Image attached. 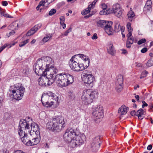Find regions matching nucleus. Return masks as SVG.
Masks as SVG:
<instances>
[{"mask_svg":"<svg viewBox=\"0 0 153 153\" xmlns=\"http://www.w3.org/2000/svg\"><path fill=\"white\" fill-rule=\"evenodd\" d=\"M142 103L143 104L142 105V106L143 108H144L145 106H148L147 104L144 101H143Z\"/></svg>","mask_w":153,"mask_h":153,"instance_id":"nucleus-57","label":"nucleus"},{"mask_svg":"<svg viewBox=\"0 0 153 153\" xmlns=\"http://www.w3.org/2000/svg\"><path fill=\"white\" fill-rule=\"evenodd\" d=\"M22 72L25 76L28 75L30 72L29 68L27 67H25L23 69Z\"/></svg>","mask_w":153,"mask_h":153,"instance_id":"nucleus-35","label":"nucleus"},{"mask_svg":"<svg viewBox=\"0 0 153 153\" xmlns=\"http://www.w3.org/2000/svg\"><path fill=\"white\" fill-rule=\"evenodd\" d=\"M85 140V136L80 134L77 135H75L73 139L70 143L71 147L74 148L77 146L80 145Z\"/></svg>","mask_w":153,"mask_h":153,"instance_id":"nucleus-10","label":"nucleus"},{"mask_svg":"<svg viewBox=\"0 0 153 153\" xmlns=\"http://www.w3.org/2000/svg\"><path fill=\"white\" fill-rule=\"evenodd\" d=\"M97 38V34L95 33L94 34L93 36L91 37V39H96Z\"/></svg>","mask_w":153,"mask_h":153,"instance_id":"nucleus-56","label":"nucleus"},{"mask_svg":"<svg viewBox=\"0 0 153 153\" xmlns=\"http://www.w3.org/2000/svg\"><path fill=\"white\" fill-rule=\"evenodd\" d=\"M128 109V107H126L124 105H122L119 109L118 113L120 114L121 115L126 114L127 112V110Z\"/></svg>","mask_w":153,"mask_h":153,"instance_id":"nucleus-26","label":"nucleus"},{"mask_svg":"<svg viewBox=\"0 0 153 153\" xmlns=\"http://www.w3.org/2000/svg\"><path fill=\"white\" fill-rule=\"evenodd\" d=\"M30 123L29 122H27L26 120L24 119H21L19 122V125L18 128V134L20 137H22L23 136V134H24V131L23 130H25L26 132L27 131L29 132L30 130Z\"/></svg>","mask_w":153,"mask_h":153,"instance_id":"nucleus-8","label":"nucleus"},{"mask_svg":"<svg viewBox=\"0 0 153 153\" xmlns=\"http://www.w3.org/2000/svg\"><path fill=\"white\" fill-rule=\"evenodd\" d=\"M146 41V40L145 39H142L138 42L137 44L139 45H141L143 43H145Z\"/></svg>","mask_w":153,"mask_h":153,"instance_id":"nucleus-46","label":"nucleus"},{"mask_svg":"<svg viewBox=\"0 0 153 153\" xmlns=\"http://www.w3.org/2000/svg\"><path fill=\"white\" fill-rule=\"evenodd\" d=\"M75 56H78L79 61H82V63H83L84 69L86 68L89 66L90 62L89 59L85 56L82 54H79L75 55Z\"/></svg>","mask_w":153,"mask_h":153,"instance_id":"nucleus-14","label":"nucleus"},{"mask_svg":"<svg viewBox=\"0 0 153 153\" xmlns=\"http://www.w3.org/2000/svg\"><path fill=\"white\" fill-rule=\"evenodd\" d=\"M127 28L128 31H132L133 29L131 26V24L129 22H128L127 25Z\"/></svg>","mask_w":153,"mask_h":153,"instance_id":"nucleus-44","label":"nucleus"},{"mask_svg":"<svg viewBox=\"0 0 153 153\" xmlns=\"http://www.w3.org/2000/svg\"><path fill=\"white\" fill-rule=\"evenodd\" d=\"M72 28L71 27H70L68 30L65 31L64 33V35L65 36H67L68 33H69L71 31Z\"/></svg>","mask_w":153,"mask_h":153,"instance_id":"nucleus-47","label":"nucleus"},{"mask_svg":"<svg viewBox=\"0 0 153 153\" xmlns=\"http://www.w3.org/2000/svg\"><path fill=\"white\" fill-rule=\"evenodd\" d=\"M92 114L93 117L95 120L102 118L104 116L102 106L100 105L96 106L93 110Z\"/></svg>","mask_w":153,"mask_h":153,"instance_id":"nucleus-11","label":"nucleus"},{"mask_svg":"<svg viewBox=\"0 0 153 153\" xmlns=\"http://www.w3.org/2000/svg\"><path fill=\"white\" fill-rule=\"evenodd\" d=\"M33 133L31 134L33 136H35L36 137H37V138H40L39 129L34 131H33Z\"/></svg>","mask_w":153,"mask_h":153,"instance_id":"nucleus-36","label":"nucleus"},{"mask_svg":"<svg viewBox=\"0 0 153 153\" xmlns=\"http://www.w3.org/2000/svg\"><path fill=\"white\" fill-rule=\"evenodd\" d=\"M144 111L142 108L140 109L137 111V116H138L139 119L142 120L143 118V117H142V116L144 114Z\"/></svg>","mask_w":153,"mask_h":153,"instance_id":"nucleus-30","label":"nucleus"},{"mask_svg":"<svg viewBox=\"0 0 153 153\" xmlns=\"http://www.w3.org/2000/svg\"><path fill=\"white\" fill-rule=\"evenodd\" d=\"M132 33V31H128V33L127 35V36L128 37V38H129V37H131V36Z\"/></svg>","mask_w":153,"mask_h":153,"instance_id":"nucleus-63","label":"nucleus"},{"mask_svg":"<svg viewBox=\"0 0 153 153\" xmlns=\"http://www.w3.org/2000/svg\"><path fill=\"white\" fill-rule=\"evenodd\" d=\"M98 96V93L96 91H92L90 89L84 90L81 97L82 102L85 105L91 104Z\"/></svg>","mask_w":153,"mask_h":153,"instance_id":"nucleus-3","label":"nucleus"},{"mask_svg":"<svg viewBox=\"0 0 153 153\" xmlns=\"http://www.w3.org/2000/svg\"><path fill=\"white\" fill-rule=\"evenodd\" d=\"M52 36V34H48L46 35V36L45 37L42 39V41L44 42H46L49 40L51 38Z\"/></svg>","mask_w":153,"mask_h":153,"instance_id":"nucleus-34","label":"nucleus"},{"mask_svg":"<svg viewBox=\"0 0 153 153\" xmlns=\"http://www.w3.org/2000/svg\"><path fill=\"white\" fill-rule=\"evenodd\" d=\"M49 96V97L52 98L51 99L49 98L50 107L52 105L55 106V107H57L59 103L58 97L53 93L50 94Z\"/></svg>","mask_w":153,"mask_h":153,"instance_id":"nucleus-15","label":"nucleus"},{"mask_svg":"<svg viewBox=\"0 0 153 153\" xmlns=\"http://www.w3.org/2000/svg\"><path fill=\"white\" fill-rule=\"evenodd\" d=\"M133 116H134L135 115L137 116V114H136V113L135 110H133L131 111L130 113Z\"/></svg>","mask_w":153,"mask_h":153,"instance_id":"nucleus-55","label":"nucleus"},{"mask_svg":"<svg viewBox=\"0 0 153 153\" xmlns=\"http://www.w3.org/2000/svg\"><path fill=\"white\" fill-rule=\"evenodd\" d=\"M148 74V72L146 71H143L141 74L140 77V78L142 79L143 78L146 77Z\"/></svg>","mask_w":153,"mask_h":153,"instance_id":"nucleus-40","label":"nucleus"},{"mask_svg":"<svg viewBox=\"0 0 153 153\" xmlns=\"http://www.w3.org/2000/svg\"><path fill=\"white\" fill-rule=\"evenodd\" d=\"M28 137L30 139V143H29L28 146H32L37 145L40 142V138L36 137L35 136H33L31 134H29Z\"/></svg>","mask_w":153,"mask_h":153,"instance_id":"nucleus-17","label":"nucleus"},{"mask_svg":"<svg viewBox=\"0 0 153 153\" xmlns=\"http://www.w3.org/2000/svg\"><path fill=\"white\" fill-rule=\"evenodd\" d=\"M14 153H25L21 150H17L15 151Z\"/></svg>","mask_w":153,"mask_h":153,"instance_id":"nucleus-60","label":"nucleus"},{"mask_svg":"<svg viewBox=\"0 0 153 153\" xmlns=\"http://www.w3.org/2000/svg\"><path fill=\"white\" fill-rule=\"evenodd\" d=\"M152 148V146L151 145H149L147 147V149L149 150H151Z\"/></svg>","mask_w":153,"mask_h":153,"instance_id":"nucleus-62","label":"nucleus"},{"mask_svg":"<svg viewBox=\"0 0 153 153\" xmlns=\"http://www.w3.org/2000/svg\"><path fill=\"white\" fill-rule=\"evenodd\" d=\"M79 61L78 56L75 55L72 56L70 60V66L71 69L75 71H79L84 70L83 63Z\"/></svg>","mask_w":153,"mask_h":153,"instance_id":"nucleus-6","label":"nucleus"},{"mask_svg":"<svg viewBox=\"0 0 153 153\" xmlns=\"http://www.w3.org/2000/svg\"><path fill=\"white\" fill-rule=\"evenodd\" d=\"M101 143V141L100 140V137L99 136L95 137L93 140V142L91 144V146L93 147H96L98 148Z\"/></svg>","mask_w":153,"mask_h":153,"instance_id":"nucleus-22","label":"nucleus"},{"mask_svg":"<svg viewBox=\"0 0 153 153\" xmlns=\"http://www.w3.org/2000/svg\"><path fill=\"white\" fill-rule=\"evenodd\" d=\"M18 24L17 22H13L11 25L9 26V29H12L13 32H10L9 33L10 35V36L13 34V33H14L15 32L14 31V30L17 29L18 28Z\"/></svg>","mask_w":153,"mask_h":153,"instance_id":"nucleus-24","label":"nucleus"},{"mask_svg":"<svg viewBox=\"0 0 153 153\" xmlns=\"http://www.w3.org/2000/svg\"><path fill=\"white\" fill-rule=\"evenodd\" d=\"M133 43V40L132 42L130 41L129 40H127L126 41V47L128 48H130L131 47V45Z\"/></svg>","mask_w":153,"mask_h":153,"instance_id":"nucleus-42","label":"nucleus"},{"mask_svg":"<svg viewBox=\"0 0 153 153\" xmlns=\"http://www.w3.org/2000/svg\"><path fill=\"white\" fill-rule=\"evenodd\" d=\"M30 134L32 133L33 131L39 129L38 125L35 123H30Z\"/></svg>","mask_w":153,"mask_h":153,"instance_id":"nucleus-27","label":"nucleus"},{"mask_svg":"<svg viewBox=\"0 0 153 153\" xmlns=\"http://www.w3.org/2000/svg\"><path fill=\"white\" fill-rule=\"evenodd\" d=\"M53 80L54 82H55L58 86L63 87L72 84L74 81V78L69 74L62 73L56 75Z\"/></svg>","mask_w":153,"mask_h":153,"instance_id":"nucleus-1","label":"nucleus"},{"mask_svg":"<svg viewBox=\"0 0 153 153\" xmlns=\"http://www.w3.org/2000/svg\"><path fill=\"white\" fill-rule=\"evenodd\" d=\"M43 62L41 59H38L34 66L33 69L36 74L38 76H40L42 74V70L45 69Z\"/></svg>","mask_w":153,"mask_h":153,"instance_id":"nucleus-12","label":"nucleus"},{"mask_svg":"<svg viewBox=\"0 0 153 153\" xmlns=\"http://www.w3.org/2000/svg\"><path fill=\"white\" fill-rule=\"evenodd\" d=\"M152 4L151 1H147L145 6L144 9H147L148 10H150L151 9Z\"/></svg>","mask_w":153,"mask_h":153,"instance_id":"nucleus-32","label":"nucleus"},{"mask_svg":"<svg viewBox=\"0 0 153 153\" xmlns=\"http://www.w3.org/2000/svg\"><path fill=\"white\" fill-rule=\"evenodd\" d=\"M68 95L69 98L71 100H74L75 98L74 94L73 92L71 91L69 92Z\"/></svg>","mask_w":153,"mask_h":153,"instance_id":"nucleus-39","label":"nucleus"},{"mask_svg":"<svg viewBox=\"0 0 153 153\" xmlns=\"http://www.w3.org/2000/svg\"><path fill=\"white\" fill-rule=\"evenodd\" d=\"M116 84L123 85V76L119 75L117 76Z\"/></svg>","mask_w":153,"mask_h":153,"instance_id":"nucleus-29","label":"nucleus"},{"mask_svg":"<svg viewBox=\"0 0 153 153\" xmlns=\"http://www.w3.org/2000/svg\"><path fill=\"white\" fill-rule=\"evenodd\" d=\"M148 50V49L146 48H143L141 50V53H145Z\"/></svg>","mask_w":153,"mask_h":153,"instance_id":"nucleus-54","label":"nucleus"},{"mask_svg":"<svg viewBox=\"0 0 153 153\" xmlns=\"http://www.w3.org/2000/svg\"><path fill=\"white\" fill-rule=\"evenodd\" d=\"M29 39H27L23 42H22L24 43L23 44H24V45H26L27 43L29 42Z\"/></svg>","mask_w":153,"mask_h":153,"instance_id":"nucleus-64","label":"nucleus"},{"mask_svg":"<svg viewBox=\"0 0 153 153\" xmlns=\"http://www.w3.org/2000/svg\"><path fill=\"white\" fill-rule=\"evenodd\" d=\"M113 10H111L110 9H108L106 10V11L104 10V11H101L100 12V14L101 15H108L109 13H113Z\"/></svg>","mask_w":153,"mask_h":153,"instance_id":"nucleus-33","label":"nucleus"},{"mask_svg":"<svg viewBox=\"0 0 153 153\" xmlns=\"http://www.w3.org/2000/svg\"><path fill=\"white\" fill-rule=\"evenodd\" d=\"M0 153H8L7 149L5 148L0 150Z\"/></svg>","mask_w":153,"mask_h":153,"instance_id":"nucleus-48","label":"nucleus"},{"mask_svg":"<svg viewBox=\"0 0 153 153\" xmlns=\"http://www.w3.org/2000/svg\"><path fill=\"white\" fill-rule=\"evenodd\" d=\"M39 85L42 86H45L46 85H50L51 84L48 83L49 80L45 76H42L38 80Z\"/></svg>","mask_w":153,"mask_h":153,"instance_id":"nucleus-20","label":"nucleus"},{"mask_svg":"<svg viewBox=\"0 0 153 153\" xmlns=\"http://www.w3.org/2000/svg\"><path fill=\"white\" fill-rule=\"evenodd\" d=\"M107 50L108 53L113 55L115 53V50L112 44V42H110L108 43Z\"/></svg>","mask_w":153,"mask_h":153,"instance_id":"nucleus-23","label":"nucleus"},{"mask_svg":"<svg viewBox=\"0 0 153 153\" xmlns=\"http://www.w3.org/2000/svg\"><path fill=\"white\" fill-rule=\"evenodd\" d=\"M112 9L113 13L117 17L120 18L121 16L122 11L120 4L117 3L113 6Z\"/></svg>","mask_w":153,"mask_h":153,"instance_id":"nucleus-16","label":"nucleus"},{"mask_svg":"<svg viewBox=\"0 0 153 153\" xmlns=\"http://www.w3.org/2000/svg\"><path fill=\"white\" fill-rule=\"evenodd\" d=\"M94 5L93 4V3H92L88 5V9H89L90 10L94 8Z\"/></svg>","mask_w":153,"mask_h":153,"instance_id":"nucleus-51","label":"nucleus"},{"mask_svg":"<svg viewBox=\"0 0 153 153\" xmlns=\"http://www.w3.org/2000/svg\"><path fill=\"white\" fill-rule=\"evenodd\" d=\"M23 137H21L22 141L26 146H28L29 143H30V139L28 137L29 135H27V134H25L24 131V134H23Z\"/></svg>","mask_w":153,"mask_h":153,"instance_id":"nucleus-25","label":"nucleus"},{"mask_svg":"<svg viewBox=\"0 0 153 153\" xmlns=\"http://www.w3.org/2000/svg\"><path fill=\"white\" fill-rule=\"evenodd\" d=\"M79 133V130L76 127L75 129L71 128L66 130L63 135V139L66 141L71 142L75 135H77Z\"/></svg>","mask_w":153,"mask_h":153,"instance_id":"nucleus-9","label":"nucleus"},{"mask_svg":"<svg viewBox=\"0 0 153 153\" xmlns=\"http://www.w3.org/2000/svg\"><path fill=\"white\" fill-rule=\"evenodd\" d=\"M41 59L43 62L44 67H49L50 66H53L51 65V62L52 58L49 56L43 57Z\"/></svg>","mask_w":153,"mask_h":153,"instance_id":"nucleus-19","label":"nucleus"},{"mask_svg":"<svg viewBox=\"0 0 153 153\" xmlns=\"http://www.w3.org/2000/svg\"><path fill=\"white\" fill-rule=\"evenodd\" d=\"M49 95L47 94H43L42 96L41 101L42 105L46 107H50V103H49V98L50 99L51 98L49 97Z\"/></svg>","mask_w":153,"mask_h":153,"instance_id":"nucleus-18","label":"nucleus"},{"mask_svg":"<svg viewBox=\"0 0 153 153\" xmlns=\"http://www.w3.org/2000/svg\"><path fill=\"white\" fill-rule=\"evenodd\" d=\"M146 65L148 67L153 66V56H151L150 59L148 61Z\"/></svg>","mask_w":153,"mask_h":153,"instance_id":"nucleus-37","label":"nucleus"},{"mask_svg":"<svg viewBox=\"0 0 153 153\" xmlns=\"http://www.w3.org/2000/svg\"><path fill=\"white\" fill-rule=\"evenodd\" d=\"M41 26L42 25L40 24L35 25L34 27L32 28L31 29L28 31L27 33V36H30L33 35L41 27Z\"/></svg>","mask_w":153,"mask_h":153,"instance_id":"nucleus-21","label":"nucleus"},{"mask_svg":"<svg viewBox=\"0 0 153 153\" xmlns=\"http://www.w3.org/2000/svg\"><path fill=\"white\" fill-rule=\"evenodd\" d=\"M127 15L129 20L131 21L132 18L135 16V14L132 11V9H130V11L127 14Z\"/></svg>","mask_w":153,"mask_h":153,"instance_id":"nucleus-31","label":"nucleus"},{"mask_svg":"<svg viewBox=\"0 0 153 153\" xmlns=\"http://www.w3.org/2000/svg\"><path fill=\"white\" fill-rule=\"evenodd\" d=\"M90 10L88 9V8H87L86 9L83 10L81 12V14L83 15H85L87 14L88 13L90 12Z\"/></svg>","mask_w":153,"mask_h":153,"instance_id":"nucleus-43","label":"nucleus"},{"mask_svg":"<svg viewBox=\"0 0 153 153\" xmlns=\"http://www.w3.org/2000/svg\"><path fill=\"white\" fill-rule=\"evenodd\" d=\"M112 22H108L104 20H100L97 21V25L99 27L104 28L105 32L109 35H112L114 30L112 27Z\"/></svg>","mask_w":153,"mask_h":153,"instance_id":"nucleus-7","label":"nucleus"},{"mask_svg":"<svg viewBox=\"0 0 153 153\" xmlns=\"http://www.w3.org/2000/svg\"><path fill=\"white\" fill-rule=\"evenodd\" d=\"M1 15L4 16L6 17L10 18H13V16H10V15H9V14H8L7 13H5L4 12H1Z\"/></svg>","mask_w":153,"mask_h":153,"instance_id":"nucleus-41","label":"nucleus"},{"mask_svg":"<svg viewBox=\"0 0 153 153\" xmlns=\"http://www.w3.org/2000/svg\"><path fill=\"white\" fill-rule=\"evenodd\" d=\"M65 124L64 119L62 117H55L47 123L46 127L49 130L56 132L60 131L65 127Z\"/></svg>","mask_w":153,"mask_h":153,"instance_id":"nucleus-2","label":"nucleus"},{"mask_svg":"<svg viewBox=\"0 0 153 153\" xmlns=\"http://www.w3.org/2000/svg\"><path fill=\"white\" fill-rule=\"evenodd\" d=\"M45 2V0H42L39 4V6H44Z\"/></svg>","mask_w":153,"mask_h":153,"instance_id":"nucleus-53","label":"nucleus"},{"mask_svg":"<svg viewBox=\"0 0 153 153\" xmlns=\"http://www.w3.org/2000/svg\"><path fill=\"white\" fill-rule=\"evenodd\" d=\"M88 74H89V75L90 74H91V75L92 74L91 72H90L86 70L85 71L84 75H86L87 74L88 75Z\"/></svg>","mask_w":153,"mask_h":153,"instance_id":"nucleus-58","label":"nucleus"},{"mask_svg":"<svg viewBox=\"0 0 153 153\" xmlns=\"http://www.w3.org/2000/svg\"><path fill=\"white\" fill-rule=\"evenodd\" d=\"M121 30V32L124 31V28L123 27H121L119 23H117L114 26V31L116 32H118Z\"/></svg>","mask_w":153,"mask_h":153,"instance_id":"nucleus-28","label":"nucleus"},{"mask_svg":"<svg viewBox=\"0 0 153 153\" xmlns=\"http://www.w3.org/2000/svg\"><path fill=\"white\" fill-rule=\"evenodd\" d=\"M3 98L2 97H0V107H1V106L2 105V102L3 101Z\"/></svg>","mask_w":153,"mask_h":153,"instance_id":"nucleus-61","label":"nucleus"},{"mask_svg":"<svg viewBox=\"0 0 153 153\" xmlns=\"http://www.w3.org/2000/svg\"><path fill=\"white\" fill-rule=\"evenodd\" d=\"M7 46V44H6L1 47L0 48V53L4 49H5Z\"/></svg>","mask_w":153,"mask_h":153,"instance_id":"nucleus-50","label":"nucleus"},{"mask_svg":"<svg viewBox=\"0 0 153 153\" xmlns=\"http://www.w3.org/2000/svg\"><path fill=\"white\" fill-rule=\"evenodd\" d=\"M56 10L55 9H52L49 12V15L50 16H52L55 14L56 13Z\"/></svg>","mask_w":153,"mask_h":153,"instance_id":"nucleus-45","label":"nucleus"},{"mask_svg":"<svg viewBox=\"0 0 153 153\" xmlns=\"http://www.w3.org/2000/svg\"><path fill=\"white\" fill-rule=\"evenodd\" d=\"M44 71H43L41 74L42 76L47 77L49 81L48 83L52 84L54 82V78L53 75L57 73V70L54 66H50L49 67H45Z\"/></svg>","mask_w":153,"mask_h":153,"instance_id":"nucleus-5","label":"nucleus"},{"mask_svg":"<svg viewBox=\"0 0 153 153\" xmlns=\"http://www.w3.org/2000/svg\"><path fill=\"white\" fill-rule=\"evenodd\" d=\"M60 24H62V23H63V22H64L65 20V17L63 16H61L60 17Z\"/></svg>","mask_w":153,"mask_h":153,"instance_id":"nucleus-49","label":"nucleus"},{"mask_svg":"<svg viewBox=\"0 0 153 153\" xmlns=\"http://www.w3.org/2000/svg\"><path fill=\"white\" fill-rule=\"evenodd\" d=\"M9 91L10 93L12 92L13 94V96L16 100H20L22 98L25 88L22 84H18L15 85L10 86Z\"/></svg>","mask_w":153,"mask_h":153,"instance_id":"nucleus-4","label":"nucleus"},{"mask_svg":"<svg viewBox=\"0 0 153 153\" xmlns=\"http://www.w3.org/2000/svg\"><path fill=\"white\" fill-rule=\"evenodd\" d=\"M2 5L4 6H6L8 4L7 2L6 1H3L2 2Z\"/></svg>","mask_w":153,"mask_h":153,"instance_id":"nucleus-59","label":"nucleus"},{"mask_svg":"<svg viewBox=\"0 0 153 153\" xmlns=\"http://www.w3.org/2000/svg\"><path fill=\"white\" fill-rule=\"evenodd\" d=\"M116 89L118 92H120L123 90V85L116 84Z\"/></svg>","mask_w":153,"mask_h":153,"instance_id":"nucleus-38","label":"nucleus"},{"mask_svg":"<svg viewBox=\"0 0 153 153\" xmlns=\"http://www.w3.org/2000/svg\"><path fill=\"white\" fill-rule=\"evenodd\" d=\"M83 81L85 85L91 88L93 85V82L95 78L92 74H87L86 75L83 76Z\"/></svg>","mask_w":153,"mask_h":153,"instance_id":"nucleus-13","label":"nucleus"},{"mask_svg":"<svg viewBox=\"0 0 153 153\" xmlns=\"http://www.w3.org/2000/svg\"><path fill=\"white\" fill-rule=\"evenodd\" d=\"M107 7V5L105 4H103L102 5V8L103 9V11H104V10L106 9Z\"/></svg>","mask_w":153,"mask_h":153,"instance_id":"nucleus-52","label":"nucleus"}]
</instances>
